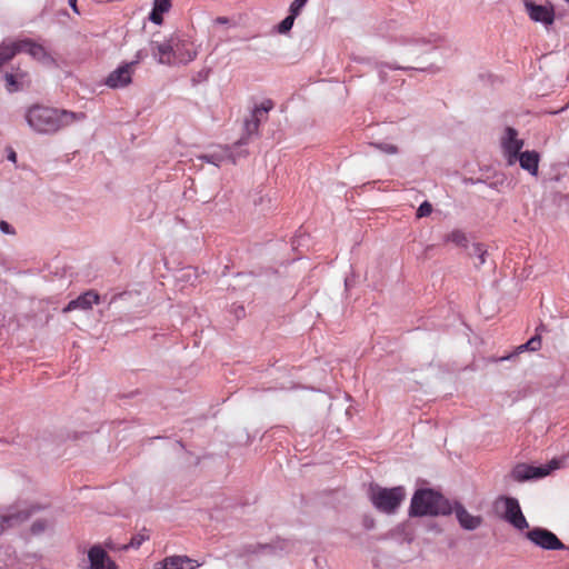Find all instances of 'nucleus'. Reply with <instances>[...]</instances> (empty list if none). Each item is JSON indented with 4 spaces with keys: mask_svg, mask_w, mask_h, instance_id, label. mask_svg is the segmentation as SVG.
<instances>
[{
    "mask_svg": "<svg viewBox=\"0 0 569 569\" xmlns=\"http://www.w3.org/2000/svg\"><path fill=\"white\" fill-rule=\"evenodd\" d=\"M24 118L34 132L53 134L60 129L82 120L84 114L36 104L27 109Z\"/></svg>",
    "mask_w": 569,
    "mask_h": 569,
    "instance_id": "obj_1",
    "label": "nucleus"
},
{
    "mask_svg": "<svg viewBox=\"0 0 569 569\" xmlns=\"http://www.w3.org/2000/svg\"><path fill=\"white\" fill-rule=\"evenodd\" d=\"M450 513L451 503L432 489L417 490L411 499L410 516H447Z\"/></svg>",
    "mask_w": 569,
    "mask_h": 569,
    "instance_id": "obj_2",
    "label": "nucleus"
},
{
    "mask_svg": "<svg viewBox=\"0 0 569 569\" xmlns=\"http://www.w3.org/2000/svg\"><path fill=\"white\" fill-rule=\"evenodd\" d=\"M369 500L380 512L391 515L397 511L406 498V489L402 486L383 488L371 485L368 491Z\"/></svg>",
    "mask_w": 569,
    "mask_h": 569,
    "instance_id": "obj_3",
    "label": "nucleus"
},
{
    "mask_svg": "<svg viewBox=\"0 0 569 569\" xmlns=\"http://www.w3.org/2000/svg\"><path fill=\"white\" fill-rule=\"evenodd\" d=\"M36 511V507L19 501L12 506L0 509V535L9 528L21 525Z\"/></svg>",
    "mask_w": 569,
    "mask_h": 569,
    "instance_id": "obj_4",
    "label": "nucleus"
},
{
    "mask_svg": "<svg viewBox=\"0 0 569 569\" xmlns=\"http://www.w3.org/2000/svg\"><path fill=\"white\" fill-rule=\"evenodd\" d=\"M500 144L503 157L509 166L517 163V157L521 153L525 146L523 139L519 138L518 131L507 127L500 138Z\"/></svg>",
    "mask_w": 569,
    "mask_h": 569,
    "instance_id": "obj_5",
    "label": "nucleus"
},
{
    "mask_svg": "<svg viewBox=\"0 0 569 569\" xmlns=\"http://www.w3.org/2000/svg\"><path fill=\"white\" fill-rule=\"evenodd\" d=\"M148 51L160 64L173 66L174 64V52H173V36L168 39L159 40L154 37L148 43Z\"/></svg>",
    "mask_w": 569,
    "mask_h": 569,
    "instance_id": "obj_6",
    "label": "nucleus"
},
{
    "mask_svg": "<svg viewBox=\"0 0 569 569\" xmlns=\"http://www.w3.org/2000/svg\"><path fill=\"white\" fill-rule=\"evenodd\" d=\"M146 57L147 52L144 50H139L134 61L118 67L107 77L104 81L106 86L112 89L128 86L131 82L132 67Z\"/></svg>",
    "mask_w": 569,
    "mask_h": 569,
    "instance_id": "obj_7",
    "label": "nucleus"
},
{
    "mask_svg": "<svg viewBox=\"0 0 569 569\" xmlns=\"http://www.w3.org/2000/svg\"><path fill=\"white\" fill-rule=\"evenodd\" d=\"M560 468V461L552 459L543 467H535L529 465H518L512 471V476L518 481H526L548 476L552 470Z\"/></svg>",
    "mask_w": 569,
    "mask_h": 569,
    "instance_id": "obj_8",
    "label": "nucleus"
},
{
    "mask_svg": "<svg viewBox=\"0 0 569 569\" xmlns=\"http://www.w3.org/2000/svg\"><path fill=\"white\" fill-rule=\"evenodd\" d=\"M503 505V519L516 529L522 531L529 528L520 505L516 498L506 497L501 499Z\"/></svg>",
    "mask_w": 569,
    "mask_h": 569,
    "instance_id": "obj_9",
    "label": "nucleus"
},
{
    "mask_svg": "<svg viewBox=\"0 0 569 569\" xmlns=\"http://www.w3.org/2000/svg\"><path fill=\"white\" fill-rule=\"evenodd\" d=\"M528 540L533 545L546 549V550H562L565 545L558 539V537L543 528H533L526 533Z\"/></svg>",
    "mask_w": 569,
    "mask_h": 569,
    "instance_id": "obj_10",
    "label": "nucleus"
},
{
    "mask_svg": "<svg viewBox=\"0 0 569 569\" xmlns=\"http://www.w3.org/2000/svg\"><path fill=\"white\" fill-rule=\"evenodd\" d=\"M523 6L526 8L527 14L532 21L542 23L546 27H549L553 23L555 11L551 6L536 4L529 0H526Z\"/></svg>",
    "mask_w": 569,
    "mask_h": 569,
    "instance_id": "obj_11",
    "label": "nucleus"
},
{
    "mask_svg": "<svg viewBox=\"0 0 569 569\" xmlns=\"http://www.w3.org/2000/svg\"><path fill=\"white\" fill-rule=\"evenodd\" d=\"M451 513L456 515L460 527L468 531L478 529L483 522L481 516L471 515L460 502L457 501L451 505Z\"/></svg>",
    "mask_w": 569,
    "mask_h": 569,
    "instance_id": "obj_12",
    "label": "nucleus"
},
{
    "mask_svg": "<svg viewBox=\"0 0 569 569\" xmlns=\"http://www.w3.org/2000/svg\"><path fill=\"white\" fill-rule=\"evenodd\" d=\"M174 64L189 63L193 61L198 54L193 46L179 37L173 36Z\"/></svg>",
    "mask_w": 569,
    "mask_h": 569,
    "instance_id": "obj_13",
    "label": "nucleus"
},
{
    "mask_svg": "<svg viewBox=\"0 0 569 569\" xmlns=\"http://www.w3.org/2000/svg\"><path fill=\"white\" fill-rule=\"evenodd\" d=\"M4 83L8 92H18L30 84L29 73L26 70L17 68L4 74Z\"/></svg>",
    "mask_w": 569,
    "mask_h": 569,
    "instance_id": "obj_14",
    "label": "nucleus"
},
{
    "mask_svg": "<svg viewBox=\"0 0 569 569\" xmlns=\"http://www.w3.org/2000/svg\"><path fill=\"white\" fill-rule=\"evenodd\" d=\"M200 565L188 556H169L156 563L154 569H196Z\"/></svg>",
    "mask_w": 569,
    "mask_h": 569,
    "instance_id": "obj_15",
    "label": "nucleus"
},
{
    "mask_svg": "<svg viewBox=\"0 0 569 569\" xmlns=\"http://www.w3.org/2000/svg\"><path fill=\"white\" fill-rule=\"evenodd\" d=\"M18 50L19 53L24 52L29 54L32 59L40 62H46L50 59L46 48L31 39H19Z\"/></svg>",
    "mask_w": 569,
    "mask_h": 569,
    "instance_id": "obj_16",
    "label": "nucleus"
},
{
    "mask_svg": "<svg viewBox=\"0 0 569 569\" xmlns=\"http://www.w3.org/2000/svg\"><path fill=\"white\" fill-rule=\"evenodd\" d=\"M88 558L90 569H117L113 561L110 560L107 552L100 546H93L88 552Z\"/></svg>",
    "mask_w": 569,
    "mask_h": 569,
    "instance_id": "obj_17",
    "label": "nucleus"
},
{
    "mask_svg": "<svg viewBox=\"0 0 569 569\" xmlns=\"http://www.w3.org/2000/svg\"><path fill=\"white\" fill-rule=\"evenodd\" d=\"M99 302V296L93 291H87L79 296L77 299L71 300L64 308L63 312H70L73 310H89L93 305Z\"/></svg>",
    "mask_w": 569,
    "mask_h": 569,
    "instance_id": "obj_18",
    "label": "nucleus"
},
{
    "mask_svg": "<svg viewBox=\"0 0 569 569\" xmlns=\"http://www.w3.org/2000/svg\"><path fill=\"white\" fill-rule=\"evenodd\" d=\"M539 161L540 154L535 150L523 151L517 157V162H519L520 167L535 177L538 176Z\"/></svg>",
    "mask_w": 569,
    "mask_h": 569,
    "instance_id": "obj_19",
    "label": "nucleus"
},
{
    "mask_svg": "<svg viewBox=\"0 0 569 569\" xmlns=\"http://www.w3.org/2000/svg\"><path fill=\"white\" fill-rule=\"evenodd\" d=\"M171 9V0H153V7L149 14V20L160 26L163 22V14Z\"/></svg>",
    "mask_w": 569,
    "mask_h": 569,
    "instance_id": "obj_20",
    "label": "nucleus"
},
{
    "mask_svg": "<svg viewBox=\"0 0 569 569\" xmlns=\"http://www.w3.org/2000/svg\"><path fill=\"white\" fill-rule=\"evenodd\" d=\"M443 38L440 34L432 33L428 38L422 37H409L406 39L407 47H419L426 44H438L442 42Z\"/></svg>",
    "mask_w": 569,
    "mask_h": 569,
    "instance_id": "obj_21",
    "label": "nucleus"
},
{
    "mask_svg": "<svg viewBox=\"0 0 569 569\" xmlns=\"http://www.w3.org/2000/svg\"><path fill=\"white\" fill-rule=\"evenodd\" d=\"M17 53H19L18 40L11 42H2L0 44V67L11 60Z\"/></svg>",
    "mask_w": 569,
    "mask_h": 569,
    "instance_id": "obj_22",
    "label": "nucleus"
},
{
    "mask_svg": "<svg viewBox=\"0 0 569 569\" xmlns=\"http://www.w3.org/2000/svg\"><path fill=\"white\" fill-rule=\"evenodd\" d=\"M443 241L446 243H452L459 248H466L468 244V239H467L466 233L458 229L452 230L449 233H447L443 238Z\"/></svg>",
    "mask_w": 569,
    "mask_h": 569,
    "instance_id": "obj_23",
    "label": "nucleus"
},
{
    "mask_svg": "<svg viewBox=\"0 0 569 569\" xmlns=\"http://www.w3.org/2000/svg\"><path fill=\"white\" fill-rule=\"evenodd\" d=\"M272 108H273V102L271 100L267 99L253 109L251 117L257 120H258V118H262V121H263V120H266L267 113Z\"/></svg>",
    "mask_w": 569,
    "mask_h": 569,
    "instance_id": "obj_24",
    "label": "nucleus"
},
{
    "mask_svg": "<svg viewBox=\"0 0 569 569\" xmlns=\"http://www.w3.org/2000/svg\"><path fill=\"white\" fill-rule=\"evenodd\" d=\"M148 539L149 535L144 532H139L136 536H133L128 543L120 546L118 550H128L130 548L138 549Z\"/></svg>",
    "mask_w": 569,
    "mask_h": 569,
    "instance_id": "obj_25",
    "label": "nucleus"
},
{
    "mask_svg": "<svg viewBox=\"0 0 569 569\" xmlns=\"http://www.w3.org/2000/svg\"><path fill=\"white\" fill-rule=\"evenodd\" d=\"M299 13H293L289 11V16L286 17L278 26L279 33H287L291 30L293 22Z\"/></svg>",
    "mask_w": 569,
    "mask_h": 569,
    "instance_id": "obj_26",
    "label": "nucleus"
},
{
    "mask_svg": "<svg viewBox=\"0 0 569 569\" xmlns=\"http://www.w3.org/2000/svg\"><path fill=\"white\" fill-rule=\"evenodd\" d=\"M199 159L218 167L223 161L224 156L221 153L203 154L200 156Z\"/></svg>",
    "mask_w": 569,
    "mask_h": 569,
    "instance_id": "obj_27",
    "label": "nucleus"
},
{
    "mask_svg": "<svg viewBox=\"0 0 569 569\" xmlns=\"http://www.w3.org/2000/svg\"><path fill=\"white\" fill-rule=\"evenodd\" d=\"M471 254H475L478 257L479 264H483L486 262L487 250L485 249V247L482 244L473 243Z\"/></svg>",
    "mask_w": 569,
    "mask_h": 569,
    "instance_id": "obj_28",
    "label": "nucleus"
},
{
    "mask_svg": "<svg viewBox=\"0 0 569 569\" xmlns=\"http://www.w3.org/2000/svg\"><path fill=\"white\" fill-rule=\"evenodd\" d=\"M372 146L376 149H378L381 152H385L387 154H396L398 152L397 146H395L392 143L380 142V143H372Z\"/></svg>",
    "mask_w": 569,
    "mask_h": 569,
    "instance_id": "obj_29",
    "label": "nucleus"
},
{
    "mask_svg": "<svg viewBox=\"0 0 569 569\" xmlns=\"http://www.w3.org/2000/svg\"><path fill=\"white\" fill-rule=\"evenodd\" d=\"M261 122H262V118H258V120H257L251 117L249 120H247L244 123V127H246V131L248 132V134L256 133L258 131Z\"/></svg>",
    "mask_w": 569,
    "mask_h": 569,
    "instance_id": "obj_30",
    "label": "nucleus"
},
{
    "mask_svg": "<svg viewBox=\"0 0 569 569\" xmlns=\"http://www.w3.org/2000/svg\"><path fill=\"white\" fill-rule=\"evenodd\" d=\"M50 526H51V522H49L48 520H37L32 523L31 531L34 535H39V533L43 532Z\"/></svg>",
    "mask_w": 569,
    "mask_h": 569,
    "instance_id": "obj_31",
    "label": "nucleus"
},
{
    "mask_svg": "<svg viewBox=\"0 0 569 569\" xmlns=\"http://www.w3.org/2000/svg\"><path fill=\"white\" fill-rule=\"evenodd\" d=\"M432 212V206L428 201H423L417 209V217L423 218L430 216Z\"/></svg>",
    "mask_w": 569,
    "mask_h": 569,
    "instance_id": "obj_32",
    "label": "nucleus"
},
{
    "mask_svg": "<svg viewBox=\"0 0 569 569\" xmlns=\"http://www.w3.org/2000/svg\"><path fill=\"white\" fill-rule=\"evenodd\" d=\"M541 340L539 337H532L529 341L520 347V349H527L531 351H536L540 348Z\"/></svg>",
    "mask_w": 569,
    "mask_h": 569,
    "instance_id": "obj_33",
    "label": "nucleus"
},
{
    "mask_svg": "<svg viewBox=\"0 0 569 569\" xmlns=\"http://www.w3.org/2000/svg\"><path fill=\"white\" fill-rule=\"evenodd\" d=\"M307 2L308 0H293L292 3L290 4L289 11L300 14L301 10L303 9Z\"/></svg>",
    "mask_w": 569,
    "mask_h": 569,
    "instance_id": "obj_34",
    "label": "nucleus"
},
{
    "mask_svg": "<svg viewBox=\"0 0 569 569\" xmlns=\"http://www.w3.org/2000/svg\"><path fill=\"white\" fill-rule=\"evenodd\" d=\"M0 231L4 234H14V229L4 220L0 221Z\"/></svg>",
    "mask_w": 569,
    "mask_h": 569,
    "instance_id": "obj_35",
    "label": "nucleus"
},
{
    "mask_svg": "<svg viewBox=\"0 0 569 569\" xmlns=\"http://www.w3.org/2000/svg\"><path fill=\"white\" fill-rule=\"evenodd\" d=\"M69 6L71 7L72 11L77 14H80V11L77 7V0H68Z\"/></svg>",
    "mask_w": 569,
    "mask_h": 569,
    "instance_id": "obj_36",
    "label": "nucleus"
},
{
    "mask_svg": "<svg viewBox=\"0 0 569 569\" xmlns=\"http://www.w3.org/2000/svg\"><path fill=\"white\" fill-rule=\"evenodd\" d=\"M217 23L226 24L228 23V19L226 17H219L216 19Z\"/></svg>",
    "mask_w": 569,
    "mask_h": 569,
    "instance_id": "obj_37",
    "label": "nucleus"
},
{
    "mask_svg": "<svg viewBox=\"0 0 569 569\" xmlns=\"http://www.w3.org/2000/svg\"><path fill=\"white\" fill-rule=\"evenodd\" d=\"M9 159H10L11 161H16V153H14V152H12V153L9 156Z\"/></svg>",
    "mask_w": 569,
    "mask_h": 569,
    "instance_id": "obj_38",
    "label": "nucleus"
},
{
    "mask_svg": "<svg viewBox=\"0 0 569 569\" xmlns=\"http://www.w3.org/2000/svg\"><path fill=\"white\" fill-rule=\"evenodd\" d=\"M567 2H569V0H566Z\"/></svg>",
    "mask_w": 569,
    "mask_h": 569,
    "instance_id": "obj_39",
    "label": "nucleus"
}]
</instances>
